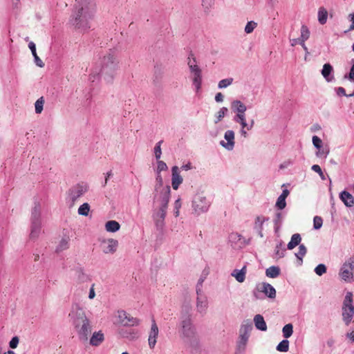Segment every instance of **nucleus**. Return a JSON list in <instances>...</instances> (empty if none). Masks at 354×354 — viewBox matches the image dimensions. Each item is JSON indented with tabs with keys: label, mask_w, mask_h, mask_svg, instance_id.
Segmentation results:
<instances>
[{
	"label": "nucleus",
	"mask_w": 354,
	"mask_h": 354,
	"mask_svg": "<svg viewBox=\"0 0 354 354\" xmlns=\"http://www.w3.org/2000/svg\"><path fill=\"white\" fill-rule=\"evenodd\" d=\"M323 224L322 218L320 216H316L313 218V227L315 230H319L322 227Z\"/></svg>",
	"instance_id": "8fccbe9b"
},
{
	"label": "nucleus",
	"mask_w": 354,
	"mask_h": 354,
	"mask_svg": "<svg viewBox=\"0 0 354 354\" xmlns=\"http://www.w3.org/2000/svg\"><path fill=\"white\" fill-rule=\"evenodd\" d=\"M333 71V66L330 64H324L321 73L324 78L328 82L333 80V76L330 75Z\"/></svg>",
	"instance_id": "393cba45"
},
{
	"label": "nucleus",
	"mask_w": 354,
	"mask_h": 354,
	"mask_svg": "<svg viewBox=\"0 0 354 354\" xmlns=\"http://www.w3.org/2000/svg\"><path fill=\"white\" fill-rule=\"evenodd\" d=\"M301 238L299 234H294L290 241L288 243V249L292 250L301 242Z\"/></svg>",
	"instance_id": "473e14b6"
},
{
	"label": "nucleus",
	"mask_w": 354,
	"mask_h": 354,
	"mask_svg": "<svg viewBox=\"0 0 354 354\" xmlns=\"http://www.w3.org/2000/svg\"><path fill=\"white\" fill-rule=\"evenodd\" d=\"M156 182L157 185L156 186V191H158L159 187H161L162 186V178L160 173L158 174V176L156 177Z\"/></svg>",
	"instance_id": "bf43d9fd"
},
{
	"label": "nucleus",
	"mask_w": 354,
	"mask_h": 354,
	"mask_svg": "<svg viewBox=\"0 0 354 354\" xmlns=\"http://www.w3.org/2000/svg\"><path fill=\"white\" fill-rule=\"evenodd\" d=\"M339 198L346 207H351L354 205V198L349 192L346 191L342 192Z\"/></svg>",
	"instance_id": "5701e85b"
},
{
	"label": "nucleus",
	"mask_w": 354,
	"mask_h": 354,
	"mask_svg": "<svg viewBox=\"0 0 354 354\" xmlns=\"http://www.w3.org/2000/svg\"><path fill=\"white\" fill-rule=\"evenodd\" d=\"M234 121L240 124L239 135L243 138H246L248 136V131H251L254 125V120H251L250 122H247L246 115H242L238 118H234Z\"/></svg>",
	"instance_id": "39448f33"
},
{
	"label": "nucleus",
	"mask_w": 354,
	"mask_h": 354,
	"mask_svg": "<svg viewBox=\"0 0 354 354\" xmlns=\"http://www.w3.org/2000/svg\"><path fill=\"white\" fill-rule=\"evenodd\" d=\"M339 276L342 280L346 282L354 281V272L350 270L344 263L339 270Z\"/></svg>",
	"instance_id": "f3484780"
},
{
	"label": "nucleus",
	"mask_w": 354,
	"mask_h": 354,
	"mask_svg": "<svg viewBox=\"0 0 354 354\" xmlns=\"http://www.w3.org/2000/svg\"><path fill=\"white\" fill-rule=\"evenodd\" d=\"M258 289L270 298L273 299L276 297V290L270 283H262L258 286Z\"/></svg>",
	"instance_id": "412c9836"
},
{
	"label": "nucleus",
	"mask_w": 354,
	"mask_h": 354,
	"mask_svg": "<svg viewBox=\"0 0 354 354\" xmlns=\"http://www.w3.org/2000/svg\"><path fill=\"white\" fill-rule=\"evenodd\" d=\"M246 274V267L243 266L241 270L235 269L231 273V275L236 279V280L242 283L245 281Z\"/></svg>",
	"instance_id": "a878e982"
},
{
	"label": "nucleus",
	"mask_w": 354,
	"mask_h": 354,
	"mask_svg": "<svg viewBox=\"0 0 354 354\" xmlns=\"http://www.w3.org/2000/svg\"><path fill=\"white\" fill-rule=\"evenodd\" d=\"M19 344V338L17 337H14L12 338L9 343V346L11 348H15L17 347Z\"/></svg>",
	"instance_id": "4d7b16f0"
},
{
	"label": "nucleus",
	"mask_w": 354,
	"mask_h": 354,
	"mask_svg": "<svg viewBox=\"0 0 354 354\" xmlns=\"http://www.w3.org/2000/svg\"><path fill=\"white\" fill-rule=\"evenodd\" d=\"M167 207L160 206L158 212L155 216L156 224L162 225L166 216Z\"/></svg>",
	"instance_id": "2f4dec72"
},
{
	"label": "nucleus",
	"mask_w": 354,
	"mask_h": 354,
	"mask_svg": "<svg viewBox=\"0 0 354 354\" xmlns=\"http://www.w3.org/2000/svg\"><path fill=\"white\" fill-rule=\"evenodd\" d=\"M283 335L285 338H289L293 333V326L292 324H286L282 328Z\"/></svg>",
	"instance_id": "e433bc0d"
},
{
	"label": "nucleus",
	"mask_w": 354,
	"mask_h": 354,
	"mask_svg": "<svg viewBox=\"0 0 354 354\" xmlns=\"http://www.w3.org/2000/svg\"><path fill=\"white\" fill-rule=\"evenodd\" d=\"M158 335V328L154 319L152 320L151 330L149 335V346L151 348H153L156 344V338Z\"/></svg>",
	"instance_id": "6ab92c4d"
},
{
	"label": "nucleus",
	"mask_w": 354,
	"mask_h": 354,
	"mask_svg": "<svg viewBox=\"0 0 354 354\" xmlns=\"http://www.w3.org/2000/svg\"><path fill=\"white\" fill-rule=\"evenodd\" d=\"M68 248V239H62L57 248V251L60 252L66 250Z\"/></svg>",
	"instance_id": "37998d69"
},
{
	"label": "nucleus",
	"mask_w": 354,
	"mask_h": 354,
	"mask_svg": "<svg viewBox=\"0 0 354 354\" xmlns=\"http://www.w3.org/2000/svg\"><path fill=\"white\" fill-rule=\"evenodd\" d=\"M120 227L118 222L115 221H109L106 223L105 228L106 230L111 232H115L118 231Z\"/></svg>",
	"instance_id": "f704fd0d"
},
{
	"label": "nucleus",
	"mask_w": 354,
	"mask_h": 354,
	"mask_svg": "<svg viewBox=\"0 0 354 354\" xmlns=\"http://www.w3.org/2000/svg\"><path fill=\"white\" fill-rule=\"evenodd\" d=\"M44 104V99L43 97H41L36 101V102L35 104L36 113H41V111H43Z\"/></svg>",
	"instance_id": "79ce46f5"
},
{
	"label": "nucleus",
	"mask_w": 354,
	"mask_h": 354,
	"mask_svg": "<svg viewBox=\"0 0 354 354\" xmlns=\"http://www.w3.org/2000/svg\"><path fill=\"white\" fill-rule=\"evenodd\" d=\"M248 335L239 333V341L237 343V349L239 352H242L245 349L248 339Z\"/></svg>",
	"instance_id": "7c9ffc66"
},
{
	"label": "nucleus",
	"mask_w": 354,
	"mask_h": 354,
	"mask_svg": "<svg viewBox=\"0 0 354 354\" xmlns=\"http://www.w3.org/2000/svg\"><path fill=\"white\" fill-rule=\"evenodd\" d=\"M235 147V133L232 130H227L224 133V140H223V148L229 151L234 150Z\"/></svg>",
	"instance_id": "9b49d317"
},
{
	"label": "nucleus",
	"mask_w": 354,
	"mask_h": 354,
	"mask_svg": "<svg viewBox=\"0 0 354 354\" xmlns=\"http://www.w3.org/2000/svg\"><path fill=\"white\" fill-rule=\"evenodd\" d=\"M267 220H268V218H266L263 216H257L255 219L254 229L258 232V234L261 237L263 236V225L264 222Z\"/></svg>",
	"instance_id": "c756f323"
},
{
	"label": "nucleus",
	"mask_w": 354,
	"mask_h": 354,
	"mask_svg": "<svg viewBox=\"0 0 354 354\" xmlns=\"http://www.w3.org/2000/svg\"><path fill=\"white\" fill-rule=\"evenodd\" d=\"M73 325L77 331L79 339L82 342H86L91 333L92 326L85 313L81 308H78L73 319Z\"/></svg>",
	"instance_id": "f257e3e1"
},
{
	"label": "nucleus",
	"mask_w": 354,
	"mask_h": 354,
	"mask_svg": "<svg viewBox=\"0 0 354 354\" xmlns=\"http://www.w3.org/2000/svg\"><path fill=\"white\" fill-rule=\"evenodd\" d=\"M318 151L316 153L317 156L318 157H324L326 158L327 155L329 153V149L328 147H322V148L317 149Z\"/></svg>",
	"instance_id": "49530a36"
},
{
	"label": "nucleus",
	"mask_w": 354,
	"mask_h": 354,
	"mask_svg": "<svg viewBox=\"0 0 354 354\" xmlns=\"http://www.w3.org/2000/svg\"><path fill=\"white\" fill-rule=\"evenodd\" d=\"M337 94L338 95L348 96V95L346 94L345 89H344L343 87H339V88L337 89Z\"/></svg>",
	"instance_id": "0e129e2a"
},
{
	"label": "nucleus",
	"mask_w": 354,
	"mask_h": 354,
	"mask_svg": "<svg viewBox=\"0 0 354 354\" xmlns=\"http://www.w3.org/2000/svg\"><path fill=\"white\" fill-rule=\"evenodd\" d=\"M104 334L101 330H100L93 333L90 338L89 343L92 346H97L104 341Z\"/></svg>",
	"instance_id": "b1692460"
},
{
	"label": "nucleus",
	"mask_w": 354,
	"mask_h": 354,
	"mask_svg": "<svg viewBox=\"0 0 354 354\" xmlns=\"http://www.w3.org/2000/svg\"><path fill=\"white\" fill-rule=\"evenodd\" d=\"M90 211V205L87 203H83L78 208V214L82 216H88Z\"/></svg>",
	"instance_id": "58836bf2"
},
{
	"label": "nucleus",
	"mask_w": 354,
	"mask_h": 354,
	"mask_svg": "<svg viewBox=\"0 0 354 354\" xmlns=\"http://www.w3.org/2000/svg\"><path fill=\"white\" fill-rule=\"evenodd\" d=\"M118 317L120 324L123 326H138L140 324V320L138 319L132 317L124 310H118Z\"/></svg>",
	"instance_id": "0eeeda50"
},
{
	"label": "nucleus",
	"mask_w": 354,
	"mask_h": 354,
	"mask_svg": "<svg viewBox=\"0 0 354 354\" xmlns=\"http://www.w3.org/2000/svg\"><path fill=\"white\" fill-rule=\"evenodd\" d=\"M95 12L93 6L82 3L73 15L71 22L78 28H88V20L92 18Z\"/></svg>",
	"instance_id": "f03ea898"
},
{
	"label": "nucleus",
	"mask_w": 354,
	"mask_h": 354,
	"mask_svg": "<svg viewBox=\"0 0 354 354\" xmlns=\"http://www.w3.org/2000/svg\"><path fill=\"white\" fill-rule=\"evenodd\" d=\"M350 270L354 272V256L351 257L344 263Z\"/></svg>",
	"instance_id": "6e6d98bb"
},
{
	"label": "nucleus",
	"mask_w": 354,
	"mask_h": 354,
	"mask_svg": "<svg viewBox=\"0 0 354 354\" xmlns=\"http://www.w3.org/2000/svg\"><path fill=\"white\" fill-rule=\"evenodd\" d=\"M197 299H196V308L197 311L200 313H205L207 308V297L202 293V290L200 287L196 288Z\"/></svg>",
	"instance_id": "f8f14e48"
},
{
	"label": "nucleus",
	"mask_w": 354,
	"mask_h": 354,
	"mask_svg": "<svg viewBox=\"0 0 354 354\" xmlns=\"http://www.w3.org/2000/svg\"><path fill=\"white\" fill-rule=\"evenodd\" d=\"M95 291H94V285H93L89 291L88 298L90 299H92L95 297Z\"/></svg>",
	"instance_id": "338daca9"
},
{
	"label": "nucleus",
	"mask_w": 354,
	"mask_h": 354,
	"mask_svg": "<svg viewBox=\"0 0 354 354\" xmlns=\"http://www.w3.org/2000/svg\"><path fill=\"white\" fill-rule=\"evenodd\" d=\"M180 333L187 338L192 339L194 337L195 330L192 326V320L189 317H187L182 320Z\"/></svg>",
	"instance_id": "9d476101"
},
{
	"label": "nucleus",
	"mask_w": 354,
	"mask_h": 354,
	"mask_svg": "<svg viewBox=\"0 0 354 354\" xmlns=\"http://www.w3.org/2000/svg\"><path fill=\"white\" fill-rule=\"evenodd\" d=\"M229 241L236 248H242L247 244L245 239L236 232H232L230 234Z\"/></svg>",
	"instance_id": "a211bd4d"
},
{
	"label": "nucleus",
	"mask_w": 354,
	"mask_h": 354,
	"mask_svg": "<svg viewBox=\"0 0 354 354\" xmlns=\"http://www.w3.org/2000/svg\"><path fill=\"white\" fill-rule=\"evenodd\" d=\"M215 0H202V6L205 10V12H207L214 6Z\"/></svg>",
	"instance_id": "a19ab883"
},
{
	"label": "nucleus",
	"mask_w": 354,
	"mask_h": 354,
	"mask_svg": "<svg viewBox=\"0 0 354 354\" xmlns=\"http://www.w3.org/2000/svg\"><path fill=\"white\" fill-rule=\"evenodd\" d=\"M118 69L119 61L115 55L108 53L103 57L101 61V73L107 82L113 81Z\"/></svg>",
	"instance_id": "7ed1b4c3"
},
{
	"label": "nucleus",
	"mask_w": 354,
	"mask_h": 354,
	"mask_svg": "<svg viewBox=\"0 0 354 354\" xmlns=\"http://www.w3.org/2000/svg\"><path fill=\"white\" fill-rule=\"evenodd\" d=\"M88 186L84 183H78L72 187L68 190V198L71 201L72 203L74 204L79 198L88 191Z\"/></svg>",
	"instance_id": "423d86ee"
},
{
	"label": "nucleus",
	"mask_w": 354,
	"mask_h": 354,
	"mask_svg": "<svg viewBox=\"0 0 354 354\" xmlns=\"http://www.w3.org/2000/svg\"><path fill=\"white\" fill-rule=\"evenodd\" d=\"M313 144L315 148L319 149L322 147V140L317 136L313 137Z\"/></svg>",
	"instance_id": "603ef678"
},
{
	"label": "nucleus",
	"mask_w": 354,
	"mask_h": 354,
	"mask_svg": "<svg viewBox=\"0 0 354 354\" xmlns=\"http://www.w3.org/2000/svg\"><path fill=\"white\" fill-rule=\"evenodd\" d=\"M328 12L324 8H320L318 11V21L321 24H325L327 21Z\"/></svg>",
	"instance_id": "c9c22d12"
},
{
	"label": "nucleus",
	"mask_w": 354,
	"mask_h": 354,
	"mask_svg": "<svg viewBox=\"0 0 354 354\" xmlns=\"http://www.w3.org/2000/svg\"><path fill=\"white\" fill-rule=\"evenodd\" d=\"M28 47L30 50L32 52V54L35 59V62L37 66L42 68L44 66V63L42 62V60L38 57L37 52H36V46L33 41H30L28 44Z\"/></svg>",
	"instance_id": "cd10ccee"
},
{
	"label": "nucleus",
	"mask_w": 354,
	"mask_h": 354,
	"mask_svg": "<svg viewBox=\"0 0 354 354\" xmlns=\"http://www.w3.org/2000/svg\"><path fill=\"white\" fill-rule=\"evenodd\" d=\"M170 187L169 185H167L161 188V190L158 196H155V198L160 202V206H168L170 197Z\"/></svg>",
	"instance_id": "2eb2a0df"
},
{
	"label": "nucleus",
	"mask_w": 354,
	"mask_h": 354,
	"mask_svg": "<svg viewBox=\"0 0 354 354\" xmlns=\"http://www.w3.org/2000/svg\"><path fill=\"white\" fill-rule=\"evenodd\" d=\"M353 315V294L351 292H348L346 294L342 306V319L346 326L351 323Z\"/></svg>",
	"instance_id": "20e7f679"
},
{
	"label": "nucleus",
	"mask_w": 354,
	"mask_h": 354,
	"mask_svg": "<svg viewBox=\"0 0 354 354\" xmlns=\"http://www.w3.org/2000/svg\"><path fill=\"white\" fill-rule=\"evenodd\" d=\"M231 109L232 111L236 113L234 118H238L242 115H245L247 107L241 101L239 100H234L231 102Z\"/></svg>",
	"instance_id": "4468645a"
},
{
	"label": "nucleus",
	"mask_w": 354,
	"mask_h": 354,
	"mask_svg": "<svg viewBox=\"0 0 354 354\" xmlns=\"http://www.w3.org/2000/svg\"><path fill=\"white\" fill-rule=\"evenodd\" d=\"M280 274V268L278 266H271L266 269V274L270 278H276Z\"/></svg>",
	"instance_id": "72a5a7b5"
},
{
	"label": "nucleus",
	"mask_w": 354,
	"mask_h": 354,
	"mask_svg": "<svg viewBox=\"0 0 354 354\" xmlns=\"http://www.w3.org/2000/svg\"><path fill=\"white\" fill-rule=\"evenodd\" d=\"M257 26V24L253 21L248 22L245 27V32L248 34L252 32Z\"/></svg>",
	"instance_id": "a18cd8bd"
},
{
	"label": "nucleus",
	"mask_w": 354,
	"mask_h": 354,
	"mask_svg": "<svg viewBox=\"0 0 354 354\" xmlns=\"http://www.w3.org/2000/svg\"><path fill=\"white\" fill-rule=\"evenodd\" d=\"M254 322L257 329L262 331H266L267 330V325L262 315H255L254 317Z\"/></svg>",
	"instance_id": "bb28decb"
},
{
	"label": "nucleus",
	"mask_w": 354,
	"mask_h": 354,
	"mask_svg": "<svg viewBox=\"0 0 354 354\" xmlns=\"http://www.w3.org/2000/svg\"><path fill=\"white\" fill-rule=\"evenodd\" d=\"M286 206V198L283 196H279L276 203V207L279 209H283Z\"/></svg>",
	"instance_id": "09e8293b"
},
{
	"label": "nucleus",
	"mask_w": 354,
	"mask_h": 354,
	"mask_svg": "<svg viewBox=\"0 0 354 354\" xmlns=\"http://www.w3.org/2000/svg\"><path fill=\"white\" fill-rule=\"evenodd\" d=\"M172 177L171 185L174 189H178L179 185L183 183V178L179 174V169L177 166H174L171 169Z\"/></svg>",
	"instance_id": "aec40b11"
},
{
	"label": "nucleus",
	"mask_w": 354,
	"mask_h": 354,
	"mask_svg": "<svg viewBox=\"0 0 354 354\" xmlns=\"http://www.w3.org/2000/svg\"><path fill=\"white\" fill-rule=\"evenodd\" d=\"M315 272L318 276H322L326 272V266L324 264H319L315 268Z\"/></svg>",
	"instance_id": "de8ad7c7"
},
{
	"label": "nucleus",
	"mask_w": 354,
	"mask_h": 354,
	"mask_svg": "<svg viewBox=\"0 0 354 354\" xmlns=\"http://www.w3.org/2000/svg\"><path fill=\"white\" fill-rule=\"evenodd\" d=\"M348 19L351 22L348 31L354 30V12L349 14L348 15Z\"/></svg>",
	"instance_id": "052dcab7"
},
{
	"label": "nucleus",
	"mask_w": 354,
	"mask_h": 354,
	"mask_svg": "<svg viewBox=\"0 0 354 354\" xmlns=\"http://www.w3.org/2000/svg\"><path fill=\"white\" fill-rule=\"evenodd\" d=\"M306 252H307L306 248L304 245H300L299 246V250L295 254V255L297 257V259H299V261H300L299 263L300 264H301V263H302V258L305 256V254H306Z\"/></svg>",
	"instance_id": "ea45409f"
},
{
	"label": "nucleus",
	"mask_w": 354,
	"mask_h": 354,
	"mask_svg": "<svg viewBox=\"0 0 354 354\" xmlns=\"http://www.w3.org/2000/svg\"><path fill=\"white\" fill-rule=\"evenodd\" d=\"M39 217V212L35 208L32 213V225L30 234L31 239L37 238L40 232L41 222Z\"/></svg>",
	"instance_id": "1a4fd4ad"
},
{
	"label": "nucleus",
	"mask_w": 354,
	"mask_h": 354,
	"mask_svg": "<svg viewBox=\"0 0 354 354\" xmlns=\"http://www.w3.org/2000/svg\"><path fill=\"white\" fill-rule=\"evenodd\" d=\"M167 168L168 167L165 162L158 160V166H157L158 173H160L162 171H166L167 169Z\"/></svg>",
	"instance_id": "864d4df0"
},
{
	"label": "nucleus",
	"mask_w": 354,
	"mask_h": 354,
	"mask_svg": "<svg viewBox=\"0 0 354 354\" xmlns=\"http://www.w3.org/2000/svg\"><path fill=\"white\" fill-rule=\"evenodd\" d=\"M282 220H283V214L281 212H278L276 214V216H275V218H274V225H275V230L277 231L279 227H280V225L281 224V222H282Z\"/></svg>",
	"instance_id": "c03bdc74"
},
{
	"label": "nucleus",
	"mask_w": 354,
	"mask_h": 354,
	"mask_svg": "<svg viewBox=\"0 0 354 354\" xmlns=\"http://www.w3.org/2000/svg\"><path fill=\"white\" fill-rule=\"evenodd\" d=\"M277 248H278V246L277 247ZM284 253H285V250H280L279 249H277L276 250V255L279 258L283 257L284 256Z\"/></svg>",
	"instance_id": "774afa93"
},
{
	"label": "nucleus",
	"mask_w": 354,
	"mask_h": 354,
	"mask_svg": "<svg viewBox=\"0 0 354 354\" xmlns=\"http://www.w3.org/2000/svg\"><path fill=\"white\" fill-rule=\"evenodd\" d=\"M193 207L197 213L205 212L207 210L209 205L205 198H198L193 202Z\"/></svg>",
	"instance_id": "4be33fe9"
},
{
	"label": "nucleus",
	"mask_w": 354,
	"mask_h": 354,
	"mask_svg": "<svg viewBox=\"0 0 354 354\" xmlns=\"http://www.w3.org/2000/svg\"><path fill=\"white\" fill-rule=\"evenodd\" d=\"M310 37V30L308 27L303 25L301 28V36L297 39H290V44L292 46H295L297 44H299L306 53H308V48L305 44V41L308 39Z\"/></svg>",
	"instance_id": "6e6552de"
},
{
	"label": "nucleus",
	"mask_w": 354,
	"mask_h": 354,
	"mask_svg": "<svg viewBox=\"0 0 354 354\" xmlns=\"http://www.w3.org/2000/svg\"><path fill=\"white\" fill-rule=\"evenodd\" d=\"M252 330V323L250 320L247 319L243 322L239 330V333L250 336Z\"/></svg>",
	"instance_id": "c85d7f7f"
},
{
	"label": "nucleus",
	"mask_w": 354,
	"mask_h": 354,
	"mask_svg": "<svg viewBox=\"0 0 354 354\" xmlns=\"http://www.w3.org/2000/svg\"><path fill=\"white\" fill-rule=\"evenodd\" d=\"M348 79L351 81H354V64L351 66L349 74Z\"/></svg>",
	"instance_id": "69168bd1"
},
{
	"label": "nucleus",
	"mask_w": 354,
	"mask_h": 354,
	"mask_svg": "<svg viewBox=\"0 0 354 354\" xmlns=\"http://www.w3.org/2000/svg\"><path fill=\"white\" fill-rule=\"evenodd\" d=\"M312 170L317 172L322 180H325V176L322 172L321 167L318 165H314L312 166Z\"/></svg>",
	"instance_id": "5fc2aeb1"
},
{
	"label": "nucleus",
	"mask_w": 354,
	"mask_h": 354,
	"mask_svg": "<svg viewBox=\"0 0 354 354\" xmlns=\"http://www.w3.org/2000/svg\"><path fill=\"white\" fill-rule=\"evenodd\" d=\"M196 61L195 57H194L193 54H190L189 57H188V66H190L191 65H196Z\"/></svg>",
	"instance_id": "680f3d73"
},
{
	"label": "nucleus",
	"mask_w": 354,
	"mask_h": 354,
	"mask_svg": "<svg viewBox=\"0 0 354 354\" xmlns=\"http://www.w3.org/2000/svg\"><path fill=\"white\" fill-rule=\"evenodd\" d=\"M162 140H160L159 141L155 148H154V153H155V156H156V158L157 160H159L160 158V156H161V154H162V151H161V148H160V146H161V144L162 143Z\"/></svg>",
	"instance_id": "3c124183"
},
{
	"label": "nucleus",
	"mask_w": 354,
	"mask_h": 354,
	"mask_svg": "<svg viewBox=\"0 0 354 354\" xmlns=\"http://www.w3.org/2000/svg\"><path fill=\"white\" fill-rule=\"evenodd\" d=\"M277 350L279 352H287L289 350V341L287 339L282 340L277 346Z\"/></svg>",
	"instance_id": "4c0bfd02"
},
{
	"label": "nucleus",
	"mask_w": 354,
	"mask_h": 354,
	"mask_svg": "<svg viewBox=\"0 0 354 354\" xmlns=\"http://www.w3.org/2000/svg\"><path fill=\"white\" fill-rule=\"evenodd\" d=\"M234 79L232 77H228L223 79V88L230 86L233 83Z\"/></svg>",
	"instance_id": "13d9d810"
},
{
	"label": "nucleus",
	"mask_w": 354,
	"mask_h": 354,
	"mask_svg": "<svg viewBox=\"0 0 354 354\" xmlns=\"http://www.w3.org/2000/svg\"><path fill=\"white\" fill-rule=\"evenodd\" d=\"M118 246V241L113 239L103 240L102 241V251L105 254H113L116 252Z\"/></svg>",
	"instance_id": "ddd939ff"
},
{
	"label": "nucleus",
	"mask_w": 354,
	"mask_h": 354,
	"mask_svg": "<svg viewBox=\"0 0 354 354\" xmlns=\"http://www.w3.org/2000/svg\"><path fill=\"white\" fill-rule=\"evenodd\" d=\"M346 336L351 342H354V329L347 333Z\"/></svg>",
	"instance_id": "e2e57ef3"
},
{
	"label": "nucleus",
	"mask_w": 354,
	"mask_h": 354,
	"mask_svg": "<svg viewBox=\"0 0 354 354\" xmlns=\"http://www.w3.org/2000/svg\"><path fill=\"white\" fill-rule=\"evenodd\" d=\"M189 67L191 73L194 76L193 84L195 86L196 91H198L200 89L201 84V71L197 64L191 65Z\"/></svg>",
	"instance_id": "dca6fc26"
}]
</instances>
